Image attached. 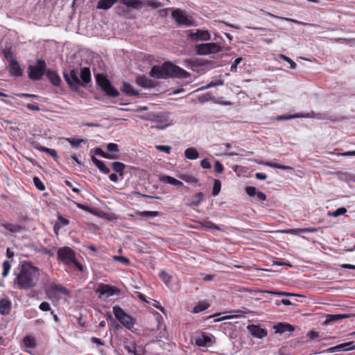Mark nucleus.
<instances>
[{
	"label": "nucleus",
	"instance_id": "1",
	"mask_svg": "<svg viewBox=\"0 0 355 355\" xmlns=\"http://www.w3.org/2000/svg\"><path fill=\"white\" fill-rule=\"evenodd\" d=\"M19 271L15 272L14 287L20 290H28L37 285L39 279V269L28 262L24 263Z\"/></svg>",
	"mask_w": 355,
	"mask_h": 355
},
{
	"label": "nucleus",
	"instance_id": "2",
	"mask_svg": "<svg viewBox=\"0 0 355 355\" xmlns=\"http://www.w3.org/2000/svg\"><path fill=\"white\" fill-rule=\"evenodd\" d=\"M150 76L157 79L168 78H187L189 73L171 62H164L162 66H153L149 73Z\"/></svg>",
	"mask_w": 355,
	"mask_h": 355
},
{
	"label": "nucleus",
	"instance_id": "3",
	"mask_svg": "<svg viewBox=\"0 0 355 355\" xmlns=\"http://www.w3.org/2000/svg\"><path fill=\"white\" fill-rule=\"evenodd\" d=\"M58 259L71 269L83 271V266L76 260L75 252L69 247H62L58 249Z\"/></svg>",
	"mask_w": 355,
	"mask_h": 355
},
{
	"label": "nucleus",
	"instance_id": "4",
	"mask_svg": "<svg viewBox=\"0 0 355 355\" xmlns=\"http://www.w3.org/2000/svg\"><path fill=\"white\" fill-rule=\"evenodd\" d=\"M112 310L115 318L123 326L132 332H134L135 319L127 314L119 305L114 306Z\"/></svg>",
	"mask_w": 355,
	"mask_h": 355
},
{
	"label": "nucleus",
	"instance_id": "5",
	"mask_svg": "<svg viewBox=\"0 0 355 355\" xmlns=\"http://www.w3.org/2000/svg\"><path fill=\"white\" fill-rule=\"evenodd\" d=\"M97 84L107 96L117 97L119 95L118 90L112 86L110 81L103 74L98 73L96 76Z\"/></svg>",
	"mask_w": 355,
	"mask_h": 355
},
{
	"label": "nucleus",
	"instance_id": "6",
	"mask_svg": "<svg viewBox=\"0 0 355 355\" xmlns=\"http://www.w3.org/2000/svg\"><path fill=\"white\" fill-rule=\"evenodd\" d=\"M97 84L107 96L117 97L119 95L118 90L112 86L110 81L103 74L98 73L96 76Z\"/></svg>",
	"mask_w": 355,
	"mask_h": 355
},
{
	"label": "nucleus",
	"instance_id": "7",
	"mask_svg": "<svg viewBox=\"0 0 355 355\" xmlns=\"http://www.w3.org/2000/svg\"><path fill=\"white\" fill-rule=\"evenodd\" d=\"M46 68V64L45 61L42 59L38 60L35 66L30 65L28 68L29 78L33 80L41 79L45 73Z\"/></svg>",
	"mask_w": 355,
	"mask_h": 355
},
{
	"label": "nucleus",
	"instance_id": "8",
	"mask_svg": "<svg viewBox=\"0 0 355 355\" xmlns=\"http://www.w3.org/2000/svg\"><path fill=\"white\" fill-rule=\"evenodd\" d=\"M195 50L198 55H209L221 51L222 48L218 43L211 42L196 44Z\"/></svg>",
	"mask_w": 355,
	"mask_h": 355
},
{
	"label": "nucleus",
	"instance_id": "9",
	"mask_svg": "<svg viewBox=\"0 0 355 355\" xmlns=\"http://www.w3.org/2000/svg\"><path fill=\"white\" fill-rule=\"evenodd\" d=\"M95 292L98 295L99 298L103 300H106L107 298L118 294L119 293L116 287L103 283L98 284Z\"/></svg>",
	"mask_w": 355,
	"mask_h": 355
},
{
	"label": "nucleus",
	"instance_id": "10",
	"mask_svg": "<svg viewBox=\"0 0 355 355\" xmlns=\"http://www.w3.org/2000/svg\"><path fill=\"white\" fill-rule=\"evenodd\" d=\"M79 73L78 69H72L70 71L69 73L67 72L63 73V76L69 85L71 89L73 90H78L80 85V80L78 77Z\"/></svg>",
	"mask_w": 355,
	"mask_h": 355
},
{
	"label": "nucleus",
	"instance_id": "11",
	"mask_svg": "<svg viewBox=\"0 0 355 355\" xmlns=\"http://www.w3.org/2000/svg\"><path fill=\"white\" fill-rule=\"evenodd\" d=\"M188 37L193 42L208 41L211 40V34L207 30L196 29L190 31Z\"/></svg>",
	"mask_w": 355,
	"mask_h": 355
},
{
	"label": "nucleus",
	"instance_id": "12",
	"mask_svg": "<svg viewBox=\"0 0 355 355\" xmlns=\"http://www.w3.org/2000/svg\"><path fill=\"white\" fill-rule=\"evenodd\" d=\"M172 17L179 25L189 26L192 24L191 20L181 10H173Z\"/></svg>",
	"mask_w": 355,
	"mask_h": 355
},
{
	"label": "nucleus",
	"instance_id": "13",
	"mask_svg": "<svg viewBox=\"0 0 355 355\" xmlns=\"http://www.w3.org/2000/svg\"><path fill=\"white\" fill-rule=\"evenodd\" d=\"M247 329L256 338L262 339L268 335V331L259 325L249 324L247 326Z\"/></svg>",
	"mask_w": 355,
	"mask_h": 355
},
{
	"label": "nucleus",
	"instance_id": "14",
	"mask_svg": "<svg viewBox=\"0 0 355 355\" xmlns=\"http://www.w3.org/2000/svg\"><path fill=\"white\" fill-rule=\"evenodd\" d=\"M46 293L48 294H54L55 293H59L64 295L68 296L70 294L69 289L62 286V284L51 282L48 285Z\"/></svg>",
	"mask_w": 355,
	"mask_h": 355
},
{
	"label": "nucleus",
	"instance_id": "15",
	"mask_svg": "<svg viewBox=\"0 0 355 355\" xmlns=\"http://www.w3.org/2000/svg\"><path fill=\"white\" fill-rule=\"evenodd\" d=\"M8 71L12 76L19 77L22 75V70L19 63L14 59H11L10 62Z\"/></svg>",
	"mask_w": 355,
	"mask_h": 355
},
{
	"label": "nucleus",
	"instance_id": "16",
	"mask_svg": "<svg viewBox=\"0 0 355 355\" xmlns=\"http://www.w3.org/2000/svg\"><path fill=\"white\" fill-rule=\"evenodd\" d=\"M136 83L138 85L144 88H153L155 87V82L145 76H139L136 78Z\"/></svg>",
	"mask_w": 355,
	"mask_h": 355
},
{
	"label": "nucleus",
	"instance_id": "17",
	"mask_svg": "<svg viewBox=\"0 0 355 355\" xmlns=\"http://www.w3.org/2000/svg\"><path fill=\"white\" fill-rule=\"evenodd\" d=\"M315 119L319 120H329L331 121H341L344 119V117L340 116H333L327 112H316Z\"/></svg>",
	"mask_w": 355,
	"mask_h": 355
},
{
	"label": "nucleus",
	"instance_id": "18",
	"mask_svg": "<svg viewBox=\"0 0 355 355\" xmlns=\"http://www.w3.org/2000/svg\"><path fill=\"white\" fill-rule=\"evenodd\" d=\"M22 347L25 348L26 352H30L29 349L36 347V341L32 336H26L22 340Z\"/></svg>",
	"mask_w": 355,
	"mask_h": 355
},
{
	"label": "nucleus",
	"instance_id": "19",
	"mask_svg": "<svg viewBox=\"0 0 355 355\" xmlns=\"http://www.w3.org/2000/svg\"><path fill=\"white\" fill-rule=\"evenodd\" d=\"M121 3L126 6L130 10H139L144 5L141 0H121Z\"/></svg>",
	"mask_w": 355,
	"mask_h": 355
},
{
	"label": "nucleus",
	"instance_id": "20",
	"mask_svg": "<svg viewBox=\"0 0 355 355\" xmlns=\"http://www.w3.org/2000/svg\"><path fill=\"white\" fill-rule=\"evenodd\" d=\"M275 332L276 334H282L285 332H292L294 331V327L287 323H278L274 326Z\"/></svg>",
	"mask_w": 355,
	"mask_h": 355
},
{
	"label": "nucleus",
	"instance_id": "21",
	"mask_svg": "<svg viewBox=\"0 0 355 355\" xmlns=\"http://www.w3.org/2000/svg\"><path fill=\"white\" fill-rule=\"evenodd\" d=\"M159 180L162 182L170 184L171 185H174L178 187H181L183 186V183L181 181L176 180L175 178L167 175H159Z\"/></svg>",
	"mask_w": 355,
	"mask_h": 355
},
{
	"label": "nucleus",
	"instance_id": "22",
	"mask_svg": "<svg viewBox=\"0 0 355 355\" xmlns=\"http://www.w3.org/2000/svg\"><path fill=\"white\" fill-rule=\"evenodd\" d=\"M121 89L123 93L128 96H137L139 94V92L135 89L130 83L125 81L123 82Z\"/></svg>",
	"mask_w": 355,
	"mask_h": 355
},
{
	"label": "nucleus",
	"instance_id": "23",
	"mask_svg": "<svg viewBox=\"0 0 355 355\" xmlns=\"http://www.w3.org/2000/svg\"><path fill=\"white\" fill-rule=\"evenodd\" d=\"M349 317L350 315L349 314H327L325 324H331L341 319L348 318Z\"/></svg>",
	"mask_w": 355,
	"mask_h": 355
},
{
	"label": "nucleus",
	"instance_id": "24",
	"mask_svg": "<svg viewBox=\"0 0 355 355\" xmlns=\"http://www.w3.org/2000/svg\"><path fill=\"white\" fill-rule=\"evenodd\" d=\"M12 302L10 300L3 298L0 300V313L7 315L10 311Z\"/></svg>",
	"mask_w": 355,
	"mask_h": 355
},
{
	"label": "nucleus",
	"instance_id": "25",
	"mask_svg": "<svg viewBox=\"0 0 355 355\" xmlns=\"http://www.w3.org/2000/svg\"><path fill=\"white\" fill-rule=\"evenodd\" d=\"M46 77L49 80V81L54 85V86H59L61 83V78L59 76V75L53 70H47L46 71Z\"/></svg>",
	"mask_w": 355,
	"mask_h": 355
},
{
	"label": "nucleus",
	"instance_id": "26",
	"mask_svg": "<svg viewBox=\"0 0 355 355\" xmlns=\"http://www.w3.org/2000/svg\"><path fill=\"white\" fill-rule=\"evenodd\" d=\"M92 161L101 172L105 174H108L110 172V168L105 165L103 162L98 159L95 156L92 157Z\"/></svg>",
	"mask_w": 355,
	"mask_h": 355
},
{
	"label": "nucleus",
	"instance_id": "27",
	"mask_svg": "<svg viewBox=\"0 0 355 355\" xmlns=\"http://www.w3.org/2000/svg\"><path fill=\"white\" fill-rule=\"evenodd\" d=\"M119 0H99L97 5V9L108 10L116 3Z\"/></svg>",
	"mask_w": 355,
	"mask_h": 355
},
{
	"label": "nucleus",
	"instance_id": "28",
	"mask_svg": "<svg viewBox=\"0 0 355 355\" xmlns=\"http://www.w3.org/2000/svg\"><path fill=\"white\" fill-rule=\"evenodd\" d=\"M196 344L200 347H206L211 342V339L209 336L202 334L201 336L196 338Z\"/></svg>",
	"mask_w": 355,
	"mask_h": 355
},
{
	"label": "nucleus",
	"instance_id": "29",
	"mask_svg": "<svg viewBox=\"0 0 355 355\" xmlns=\"http://www.w3.org/2000/svg\"><path fill=\"white\" fill-rule=\"evenodd\" d=\"M80 77L84 83H89L91 81L90 69L88 67L82 68L80 73Z\"/></svg>",
	"mask_w": 355,
	"mask_h": 355
},
{
	"label": "nucleus",
	"instance_id": "30",
	"mask_svg": "<svg viewBox=\"0 0 355 355\" xmlns=\"http://www.w3.org/2000/svg\"><path fill=\"white\" fill-rule=\"evenodd\" d=\"M209 304L206 301H200L193 308L191 312L193 313H198L201 311L207 309L209 307Z\"/></svg>",
	"mask_w": 355,
	"mask_h": 355
},
{
	"label": "nucleus",
	"instance_id": "31",
	"mask_svg": "<svg viewBox=\"0 0 355 355\" xmlns=\"http://www.w3.org/2000/svg\"><path fill=\"white\" fill-rule=\"evenodd\" d=\"M184 156L189 159H196L199 157V153L195 148H188L184 150Z\"/></svg>",
	"mask_w": 355,
	"mask_h": 355
},
{
	"label": "nucleus",
	"instance_id": "32",
	"mask_svg": "<svg viewBox=\"0 0 355 355\" xmlns=\"http://www.w3.org/2000/svg\"><path fill=\"white\" fill-rule=\"evenodd\" d=\"M1 225L12 233L19 232L22 230V227L21 225L16 224L5 223H2Z\"/></svg>",
	"mask_w": 355,
	"mask_h": 355
},
{
	"label": "nucleus",
	"instance_id": "33",
	"mask_svg": "<svg viewBox=\"0 0 355 355\" xmlns=\"http://www.w3.org/2000/svg\"><path fill=\"white\" fill-rule=\"evenodd\" d=\"M94 152H95L96 155H100L102 157H104V158H106V159H117L118 158L117 156H116L114 155H112V154L107 153L104 152L100 148H96L95 150H94Z\"/></svg>",
	"mask_w": 355,
	"mask_h": 355
},
{
	"label": "nucleus",
	"instance_id": "34",
	"mask_svg": "<svg viewBox=\"0 0 355 355\" xmlns=\"http://www.w3.org/2000/svg\"><path fill=\"white\" fill-rule=\"evenodd\" d=\"M37 149L39 150H40L41 152H44L46 154L51 155L55 159H57L58 158V155L57 152H56V150L55 149L49 148H46V147H44V146H42L38 147Z\"/></svg>",
	"mask_w": 355,
	"mask_h": 355
},
{
	"label": "nucleus",
	"instance_id": "35",
	"mask_svg": "<svg viewBox=\"0 0 355 355\" xmlns=\"http://www.w3.org/2000/svg\"><path fill=\"white\" fill-rule=\"evenodd\" d=\"M137 215L141 217L154 218L159 216V212L157 211H144L137 213Z\"/></svg>",
	"mask_w": 355,
	"mask_h": 355
},
{
	"label": "nucleus",
	"instance_id": "36",
	"mask_svg": "<svg viewBox=\"0 0 355 355\" xmlns=\"http://www.w3.org/2000/svg\"><path fill=\"white\" fill-rule=\"evenodd\" d=\"M66 140L73 148H78L81 144L85 143L87 141L86 139L76 138H67Z\"/></svg>",
	"mask_w": 355,
	"mask_h": 355
},
{
	"label": "nucleus",
	"instance_id": "37",
	"mask_svg": "<svg viewBox=\"0 0 355 355\" xmlns=\"http://www.w3.org/2000/svg\"><path fill=\"white\" fill-rule=\"evenodd\" d=\"M125 166L124 164L119 162H115L112 164V169L116 173H119L120 175H122V173L125 168Z\"/></svg>",
	"mask_w": 355,
	"mask_h": 355
},
{
	"label": "nucleus",
	"instance_id": "38",
	"mask_svg": "<svg viewBox=\"0 0 355 355\" xmlns=\"http://www.w3.org/2000/svg\"><path fill=\"white\" fill-rule=\"evenodd\" d=\"M202 226L207 228V229H209V230H220V228L217 225H216L215 223H214L213 222L210 221V220H205L203 222H202Z\"/></svg>",
	"mask_w": 355,
	"mask_h": 355
},
{
	"label": "nucleus",
	"instance_id": "39",
	"mask_svg": "<svg viewBox=\"0 0 355 355\" xmlns=\"http://www.w3.org/2000/svg\"><path fill=\"white\" fill-rule=\"evenodd\" d=\"M159 278L164 282L166 285H168L171 282V276L169 275L164 270L160 271L159 273Z\"/></svg>",
	"mask_w": 355,
	"mask_h": 355
},
{
	"label": "nucleus",
	"instance_id": "40",
	"mask_svg": "<svg viewBox=\"0 0 355 355\" xmlns=\"http://www.w3.org/2000/svg\"><path fill=\"white\" fill-rule=\"evenodd\" d=\"M220 189H221V183H220V180L215 179L214 181L212 195L214 196H218L220 191Z\"/></svg>",
	"mask_w": 355,
	"mask_h": 355
},
{
	"label": "nucleus",
	"instance_id": "41",
	"mask_svg": "<svg viewBox=\"0 0 355 355\" xmlns=\"http://www.w3.org/2000/svg\"><path fill=\"white\" fill-rule=\"evenodd\" d=\"M3 267V272H2V276L3 277H6L10 270L11 268V263L8 261H4L2 263Z\"/></svg>",
	"mask_w": 355,
	"mask_h": 355
},
{
	"label": "nucleus",
	"instance_id": "42",
	"mask_svg": "<svg viewBox=\"0 0 355 355\" xmlns=\"http://www.w3.org/2000/svg\"><path fill=\"white\" fill-rule=\"evenodd\" d=\"M33 182L34 185L38 190H40L41 191L45 190L44 184L42 183V182L40 180V179L38 177H37V176L34 177L33 179Z\"/></svg>",
	"mask_w": 355,
	"mask_h": 355
},
{
	"label": "nucleus",
	"instance_id": "43",
	"mask_svg": "<svg viewBox=\"0 0 355 355\" xmlns=\"http://www.w3.org/2000/svg\"><path fill=\"white\" fill-rule=\"evenodd\" d=\"M116 12L119 15H124L125 13H128L130 11V10L125 5L121 3V5H119L116 8Z\"/></svg>",
	"mask_w": 355,
	"mask_h": 355
},
{
	"label": "nucleus",
	"instance_id": "44",
	"mask_svg": "<svg viewBox=\"0 0 355 355\" xmlns=\"http://www.w3.org/2000/svg\"><path fill=\"white\" fill-rule=\"evenodd\" d=\"M203 193L202 192L197 193L194 196V200L191 202V205L198 206L203 200Z\"/></svg>",
	"mask_w": 355,
	"mask_h": 355
},
{
	"label": "nucleus",
	"instance_id": "45",
	"mask_svg": "<svg viewBox=\"0 0 355 355\" xmlns=\"http://www.w3.org/2000/svg\"><path fill=\"white\" fill-rule=\"evenodd\" d=\"M347 212V209L345 207H339L337 209H336L333 212H329V215L334 216V217H338L341 215H344Z\"/></svg>",
	"mask_w": 355,
	"mask_h": 355
},
{
	"label": "nucleus",
	"instance_id": "46",
	"mask_svg": "<svg viewBox=\"0 0 355 355\" xmlns=\"http://www.w3.org/2000/svg\"><path fill=\"white\" fill-rule=\"evenodd\" d=\"M113 259L116 261H119L125 266H128L130 263L129 259H128L127 257H123V256L115 255L113 257Z\"/></svg>",
	"mask_w": 355,
	"mask_h": 355
},
{
	"label": "nucleus",
	"instance_id": "47",
	"mask_svg": "<svg viewBox=\"0 0 355 355\" xmlns=\"http://www.w3.org/2000/svg\"><path fill=\"white\" fill-rule=\"evenodd\" d=\"M279 56L280 58H282V60H285L286 62H287L290 64L291 69H295L296 68V67H297L296 63L293 60H291L290 58L287 57L286 55H285L284 54H279Z\"/></svg>",
	"mask_w": 355,
	"mask_h": 355
},
{
	"label": "nucleus",
	"instance_id": "48",
	"mask_svg": "<svg viewBox=\"0 0 355 355\" xmlns=\"http://www.w3.org/2000/svg\"><path fill=\"white\" fill-rule=\"evenodd\" d=\"M180 178L185 181L186 182H188V183H196L197 182V179L196 178H194L193 176L192 175H182L180 176Z\"/></svg>",
	"mask_w": 355,
	"mask_h": 355
},
{
	"label": "nucleus",
	"instance_id": "49",
	"mask_svg": "<svg viewBox=\"0 0 355 355\" xmlns=\"http://www.w3.org/2000/svg\"><path fill=\"white\" fill-rule=\"evenodd\" d=\"M223 83H224V82L222 80H216V81L212 80L207 85H206L205 87H201L200 89L202 90V89H208V88H210V87H215V86H218V85H223Z\"/></svg>",
	"mask_w": 355,
	"mask_h": 355
},
{
	"label": "nucleus",
	"instance_id": "50",
	"mask_svg": "<svg viewBox=\"0 0 355 355\" xmlns=\"http://www.w3.org/2000/svg\"><path fill=\"white\" fill-rule=\"evenodd\" d=\"M156 149L159 151L164 152L167 154H170L171 151V147L169 146L158 145L155 146Z\"/></svg>",
	"mask_w": 355,
	"mask_h": 355
},
{
	"label": "nucleus",
	"instance_id": "51",
	"mask_svg": "<svg viewBox=\"0 0 355 355\" xmlns=\"http://www.w3.org/2000/svg\"><path fill=\"white\" fill-rule=\"evenodd\" d=\"M107 150L109 152H119V146L114 143H110L107 145Z\"/></svg>",
	"mask_w": 355,
	"mask_h": 355
},
{
	"label": "nucleus",
	"instance_id": "52",
	"mask_svg": "<svg viewBox=\"0 0 355 355\" xmlns=\"http://www.w3.org/2000/svg\"><path fill=\"white\" fill-rule=\"evenodd\" d=\"M214 98L209 94H204L198 97V101L201 103H205L210 100H212Z\"/></svg>",
	"mask_w": 355,
	"mask_h": 355
},
{
	"label": "nucleus",
	"instance_id": "53",
	"mask_svg": "<svg viewBox=\"0 0 355 355\" xmlns=\"http://www.w3.org/2000/svg\"><path fill=\"white\" fill-rule=\"evenodd\" d=\"M296 118H299L298 113L291 115H281L277 117L279 120H289Z\"/></svg>",
	"mask_w": 355,
	"mask_h": 355
},
{
	"label": "nucleus",
	"instance_id": "54",
	"mask_svg": "<svg viewBox=\"0 0 355 355\" xmlns=\"http://www.w3.org/2000/svg\"><path fill=\"white\" fill-rule=\"evenodd\" d=\"M214 170L218 173H221L223 171V166L219 161H216L214 165Z\"/></svg>",
	"mask_w": 355,
	"mask_h": 355
},
{
	"label": "nucleus",
	"instance_id": "55",
	"mask_svg": "<svg viewBox=\"0 0 355 355\" xmlns=\"http://www.w3.org/2000/svg\"><path fill=\"white\" fill-rule=\"evenodd\" d=\"M245 192L250 196H254L257 193V189L254 187H247L245 188Z\"/></svg>",
	"mask_w": 355,
	"mask_h": 355
},
{
	"label": "nucleus",
	"instance_id": "56",
	"mask_svg": "<svg viewBox=\"0 0 355 355\" xmlns=\"http://www.w3.org/2000/svg\"><path fill=\"white\" fill-rule=\"evenodd\" d=\"M125 349L128 351L129 353H131L134 355H141L136 349V346L135 345H128L125 347Z\"/></svg>",
	"mask_w": 355,
	"mask_h": 355
},
{
	"label": "nucleus",
	"instance_id": "57",
	"mask_svg": "<svg viewBox=\"0 0 355 355\" xmlns=\"http://www.w3.org/2000/svg\"><path fill=\"white\" fill-rule=\"evenodd\" d=\"M39 308H40V310H42L43 311H48L51 310L50 304L49 302H42L40 304Z\"/></svg>",
	"mask_w": 355,
	"mask_h": 355
},
{
	"label": "nucleus",
	"instance_id": "58",
	"mask_svg": "<svg viewBox=\"0 0 355 355\" xmlns=\"http://www.w3.org/2000/svg\"><path fill=\"white\" fill-rule=\"evenodd\" d=\"M316 112L311 111V112L306 114H300L298 113L299 118H313L315 119Z\"/></svg>",
	"mask_w": 355,
	"mask_h": 355
},
{
	"label": "nucleus",
	"instance_id": "59",
	"mask_svg": "<svg viewBox=\"0 0 355 355\" xmlns=\"http://www.w3.org/2000/svg\"><path fill=\"white\" fill-rule=\"evenodd\" d=\"M242 60H243L242 58H236L234 60V62L232 64V66H231V68H230V71H235L236 70L237 65L241 63Z\"/></svg>",
	"mask_w": 355,
	"mask_h": 355
},
{
	"label": "nucleus",
	"instance_id": "60",
	"mask_svg": "<svg viewBox=\"0 0 355 355\" xmlns=\"http://www.w3.org/2000/svg\"><path fill=\"white\" fill-rule=\"evenodd\" d=\"M316 232H318V229L315 227L301 228L299 230V232L302 233H314Z\"/></svg>",
	"mask_w": 355,
	"mask_h": 355
},
{
	"label": "nucleus",
	"instance_id": "61",
	"mask_svg": "<svg viewBox=\"0 0 355 355\" xmlns=\"http://www.w3.org/2000/svg\"><path fill=\"white\" fill-rule=\"evenodd\" d=\"M343 345H345V351L355 349V345L354 343L352 341L344 343Z\"/></svg>",
	"mask_w": 355,
	"mask_h": 355
},
{
	"label": "nucleus",
	"instance_id": "62",
	"mask_svg": "<svg viewBox=\"0 0 355 355\" xmlns=\"http://www.w3.org/2000/svg\"><path fill=\"white\" fill-rule=\"evenodd\" d=\"M26 107L33 111H40V108L36 103H28L26 105Z\"/></svg>",
	"mask_w": 355,
	"mask_h": 355
},
{
	"label": "nucleus",
	"instance_id": "63",
	"mask_svg": "<svg viewBox=\"0 0 355 355\" xmlns=\"http://www.w3.org/2000/svg\"><path fill=\"white\" fill-rule=\"evenodd\" d=\"M200 166L203 168H211V164H210V162H209L208 159H203L200 162Z\"/></svg>",
	"mask_w": 355,
	"mask_h": 355
},
{
	"label": "nucleus",
	"instance_id": "64",
	"mask_svg": "<svg viewBox=\"0 0 355 355\" xmlns=\"http://www.w3.org/2000/svg\"><path fill=\"white\" fill-rule=\"evenodd\" d=\"M64 183H65L66 186L71 188L73 192L77 193H80V190L78 188L73 187L72 183L71 182H69V180H65Z\"/></svg>",
	"mask_w": 355,
	"mask_h": 355
}]
</instances>
